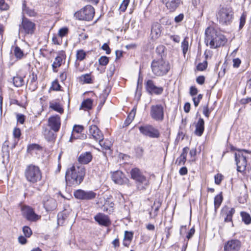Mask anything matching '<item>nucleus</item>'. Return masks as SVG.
Masks as SVG:
<instances>
[{"mask_svg":"<svg viewBox=\"0 0 251 251\" xmlns=\"http://www.w3.org/2000/svg\"><path fill=\"white\" fill-rule=\"evenodd\" d=\"M85 175V169L82 165H72L66 171L65 181L69 187H76L83 181Z\"/></svg>","mask_w":251,"mask_h":251,"instance_id":"1","label":"nucleus"},{"mask_svg":"<svg viewBox=\"0 0 251 251\" xmlns=\"http://www.w3.org/2000/svg\"><path fill=\"white\" fill-rule=\"evenodd\" d=\"M205 43L207 46L209 43L211 48L216 49L223 46L226 42L224 35L218 33L213 27H207L205 31Z\"/></svg>","mask_w":251,"mask_h":251,"instance_id":"2","label":"nucleus"},{"mask_svg":"<svg viewBox=\"0 0 251 251\" xmlns=\"http://www.w3.org/2000/svg\"><path fill=\"white\" fill-rule=\"evenodd\" d=\"M25 176L27 181L35 183L41 180L42 173L38 166L31 164L25 168Z\"/></svg>","mask_w":251,"mask_h":251,"instance_id":"3","label":"nucleus"},{"mask_svg":"<svg viewBox=\"0 0 251 251\" xmlns=\"http://www.w3.org/2000/svg\"><path fill=\"white\" fill-rule=\"evenodd\" d=\"M234 12L230 7H225L220 8L216 15L217 19L222 25H230L233 19Z\"/></svg>","mask_w":251,"mask_h":251,"instance_id":"4","label":"nucleus"},{"mask_svg":"<svg viewBox=\"0 0 251 251\" xmlns=\"http://www.w3.org/2000/svg\"><path fill=\"white\" fill-rule=\"evenodd\" d=\"M130 175L131 178L135 180L138 189H145L149 185V180L139 169H132L130 171Z\"/></svg>","mask_w":251,"mask_h":251,"instance_id":"5","label":"nucleus"},{"mask_svg":"<svg viewBox=\"0 0 251 251\" xmlns=\"http://www.w3.org/2000/svg\"><path fill=\"white\" fill-rule=\"evenodd\" d=\"M151 67L152 73L156 76L166 75L170 69L169 63L163 59L153 60Z\"/></svg>","mask_w":251,"mask_h":251,"instance_id":"6","label":"nucleus"},{"mask_svg":"<svg viewBox=\"0 0 251 251\" xmlns=\"http://www.w3.org/2000/svg\"><path fill=\"white\" fill-rule=\"evenodd\" d=\"M95 14V10L91 5H87L83 8L76 12L75 17L79 20L91 21Z\"/></svg>","mask_w":251,"mask_h":251,"instance_id":"7","label":"nucleus"},{"mask_svg":"<svg viewBox=\"0 0 251 251\" xmlns=\"http://www.w3.org/2000/svg\"><path fill=\"white\" fill-rule=\"evenodd\" d=\"M238 152L235 153V158L238 172H243L246 170L247 164V156L244 154L245 153H251V151L245 150H238Z\"/></svg>","mask_w":251,"mask_h":251,"instance_id":"8","label":"nucleus"},{"mask_svg":"<svg viewBox=\"0 0 251 251\" xmlns=\"http://www.w3.org/2000/svg\"><path fill=\"white\" fill-rule=\"evenodd\" d=\"M150 116L156 121L161 122L164 120V107L162 104L152 105L151 107Z\"/></svg>","mask_w":251,"mask_h":251,"instance_id":"9","label":"nucleus"},{"mask_svg":"<svg viewBox=\"0 0 251 251\" xmlns=\"http://www.w3.org/2000/svg\"><path fill=\"white\" fill-rule=\"evenodd\" d=\"M140 132L143 135L152 138H158L160 136L159 130L150 125H146L139 127Z\"/></svg>","mask_w":251,"mask_h":251,"instance_id":"10","label":"nucleus"},{"mask_svg":"<svg viewBox=\"0 0 251 251\" xmlns=\"http://www.w3.org/2000/svg\"><path fill=\"white\" fill-rule=\"evenodd\" d=\"M22 212L23 216L28 221L35 222L38 220L41 216L37 215L34 211L33 208L30 206L24 205L22 207Z\"/></svg>","mask_w":251,"mask_h":251,"instance_id":"11","label":"nucleus"},{"mask_svg":"<svg viewBox=\"0 0 251 251\" xmlns=\"http://www.w3.org/2000/svg\"><path fill=\"white\" fill-rule=\"evenodd\" d=\"M74 195L78 200H89L94 199L96 194L92 191H85L81 189H78L74 192Z\"/></svg>","mask_w":251,"mask_h":251,"instance_id":"12","label":"nucleus"},{"mask_svg":"<svg viewBox=\"0 0 251 251\" xmlns=\"http://www.w3.org/2000/svg\"><path fill=\"white\" fill-rule=\"evenodd\" d=\"M242 246L241 241L237 239H231L225 243L224 251H239Z\"/></svg>","mask_w":251,"mask_h":251,"instance_id":"13","label":"nucleus"},{"mask_svg":"<svg viewBox=\"0 0 251 251\" xmlns=\"http://www.w3.org/2000/svg\"><path fill=\"white\" fill-rule=\"evenodd\" d=\"M111 177L114 183L118 185H124L128 181V178L121 171H116L113 172Z\"/></svg>","mask_w":251,"mask_h":251,"instance_id":"14","label":"nucleus"},{"mask_svg":"<svg viewBox=\"0 0 251 251\" xmlns=\"http://www.w3.org/2000/svg\"><path fill=\"white\" fill-rule=\"evenodd\" d=\"M83 126L80 125H75L73 127L72 133L69 141L72 142L73 139H84L86 137V135L81 134L83 130Z\"/></svg>","mask_w":251,"mask_h":251,"instance_id":"15","label":"nucleus"},{"mask_svg":"<svg viewBox=\"0 0 251 251\" xmlns=\"http://www.w3.org/2000/svg\"><path fill=\"white\" fill-rule=\"evenodd\" d=\"M146 88L147 92L150 94L160 95L163 91V87L156 86L153 81L151 80H148L147 81Z\"/></svg>","mask_w":251,"mask_h":251,"instance_id":"16","label":"nucleus"},{"mask_svg":"<svg viewBox=\"0 0 251 251\" xmlns=\"http://www.w3.org/2000/svg\"><path fill=\"white\" fill-rule=\"evenodd\" d=\"M89 135L91 136V138L96 141L101 140L103 138L102 132L95 125H92L89 126Z\"/></svg>","mask_w":251,"mask_h":251,"instance_id":"17","label":"nucleus"},{"mask_svg":"<svg viewBox=\"0 0 251 251\" xmlns=\"http://www.w3.org/2000/svg\"><path fill=\"white\" fill-rule=\"evenodd\" d=\"M44 208L47 211H53L57 206L56 201L48 196H45L43 200Z\"/></svg>","mask_w":251,"mask_h":251,"instance_id":"18","label":"nucleus"},{"mask_svg":"<svg viewBox=\"0 0 251 251\" xmlns=\"http://www.w3.org/2000/svg\"><path fill=\"white\" fill-rule=\"evenodd\" d=\"M49 126L55 132L58 131L61 126V119L58 115L50 117L48 119Z\"/></svg>","mask_w":251,"mask_h":251,"instance_id":"19","label":"nucleus"},{"mask_svg":"<svg viewBox=\"0 0 251 251\" xmlns=\"http://www.w3.org/2000/svg\"><path fill=\"white\" fill-rule=\"evenodd\" d=\"M170 12H174L180 6L181 0H160Z\"/></svg>","mask_w":251,"mask_h":251,"instance_id":"20","label":"nucleus"},{"mask_svg":"<svg viewBox=\"0 0 251 251\" xmlns=\"http://www.w3.org/2000/svg\"><path fill=\"white\" fill-rule=\"evenodd\" d=\"M23 29L26 34H32L35 29V25L33 22L30 21L27 19H23L22 23Z\"/></svg>","mask_w":251,"mask_h":251,"instance_id":"21","label":"nucleus"},{"mask_svg":"<svg viewBox=\"0 0 251 251\" xmlns=\"http://www.w3.org/2000/svg\"><path fill=\"white\" fill-rule=\"evenodd\" d=\"M162 26L157 22L153 23L151 28V36L153 39L158 38L161 34Z\"/></svg>","mask_w":251,"mask_h":251,"instance_id":"22","label":"nucleus"},{"mask_svg":"<svg viewBox=\"0 0 251 251\" xmlns=\"http://www.w3.org/2000/svg\"><path fill=\"white\" fill-rule=\"evenodd\" d=\"M94 219L95 221L101 226H107L111 224L109 217L107 215L101 213H99L97 214L94 217Z\"/></svg>","mask_w":251,"mask_h":251,"instance_id":"23","label":"nucleus"},{"mask_svg":"<svg viewBox=\"0 0 251 251\" xmlns=\"http://www.w3.org/2000/svg\"><path fill=\"white\" fill-rule=\"evenodd\" d=\"M195 126V134L198 136H201L204 130V121L203 119L201 118H200Z\"/></svg>","mask_w":251,"mask_h":251,"instance_id":"24","label":"nucleus"},{"mask_svg":"<svg viewBox=\"0 0 251 251\" xmlns=\"http://www.w3.org/2000/svg\"><path fill=\"white\" fill-rule=\"evenodd\" d=\"M37 76L34 73L29 75L27 83L29 84V89L32 91L35 90L37 88Z\"/></svg>","mask_w":251,"mask_h":251,"instance_id":"25","label":"nucleus"},{"mask_svg":"<svg viewBox=\"0 0 251 251\" xmlns=\"http://www.w3.org/2000/svg\"><path fill=\"white\" fill-rule=\"evenodd\" d=\"M189 149L188 147H185L182 150V152L179 157H178L176 161V164L178 166L184 165L186 161V157Z\"/></svg>","mask_w":251,"mask_h":251,"instance_id":"26","label":"nucleus"},{"mask_svg":"<svg viewBox=\"0 0 251 251\" xmlns=\"http://www.w3.org/2000/svg\"><path fill=\"white\" fill-rule=\"evenodd\" d=\"M92 159V155L90 152L81 153L78 158V162L82 164H87Z\"/></svg>","mask_w":251,"mask_h":251,"instance_id":"27","label":"nucleus"},{"mask_svg":"<svg viewBox=\"0 0 251 251\" xmlns=\"http://www.w3.org/2000/svg\"><path fill=\"white\" fill-rule=\"evenodd\" d=\"M161 205V202L159 201H155L152 206V210L150 212V217L151 219H154L158 215V210Z\"/></svg>","mask_w":251,"mask_h":251,"instance_id":"28","label":"nucleus"},{"mask_svg":"<svg viewBox=\"0 0 251 251\" xmlns=\"http://www.w3.org/2000/svg\"><path fill=\"white\" fill-rule=\"evenodd\" d=\"M63 59H65V57L64 54L63 53L59 54L58 55L55 57L52 64L53 70L54 72H56V69L61 65Z\"/></svg>","mask_w":251,"mask_h":251,"instance_id":"29","label":"nucleus"},{"mask_svg":"<svg viewBox=\"0 0 251 251\" xmlns=\"http://www.w3.org/2000/svg\"><path fill=\"white\" fill-rule=\"evenodd\" d=\"M92 104L93 100L90 99H87L82 102L80 109L84 110H90L92 108Z\"/></svg>","mask_w":251,"mask_h":251,"instance_id":"30","label":"nucleus"},{"mask_svg":"<svg viewBox=\"0 0 251 251\" xmlns=\"http://www.w3.org/2000/svg\"><path fill=\"white\" fill-rule=\"evenodd\" d=\"M136 114V109L133 108L128 114L127 117L124 122L125 126H128L134 119Z\"/></svg>","mask_w":251,"mask_h":251,"instance_id":"31","label":"nucleus"},{"mask_svg":"<svg viewBox=\"0 0 251 251\" xmlns=\"http://www.w3.org/2000/svg\"><path fill=\"white\" fill-rule=\"evenodd\" d=\"M13 82L14 86L17 87H21L25 83V81L23 77L19 76H14L13 78Z\"/></svg>","mask_w":251,"mask_h":251,"instance_id":"32","label":"nucleus"},{"mask_svg":"<svg viewBox=\"0 0 251 251\" xmlns=\"http://www.w3.org/2000/svg\"><path fill=\"white\" fill-rule=\"evenodd\" d=\"M50 108L53 109L60 113L63 112V109L61 107L59 103L55 102H50L49 105Z\"/></svg>","mask_w":251,"mask_h":251,"instance_id":"33","label":"nucleus"},{"mask_svg":"<svg viewBox=\"0 0 251 251\" xmlns=\"http://www.w3.org/2000/svg\"><path fill=\"white\" fill-rule=\"evenodd\" d=\"M223 196L222 193L217 195L214 198V207L215 210L216 211L217 209L220 207L221 204V203L223 201Z\"/></svg>","mask_w":251,"mask_h":251,"instance_id":"34","label":"nucleus"},{"mask_svg":"<svg viewBox=\"0 0 251 251\" xmlns=\"http://www.w3.org/2000/svg\"><path fill=\"white\" fill-rule=\"evenodd\" d=\"M98 141L99 142V144L100 145V146L105 150H110V148L112 146V143L109 140H103V139H101V140H99Z\"/></svg>","mask_w":251,"mask_h":251,"instance_id":"35","label":"nucleus"},{"mask_svg":"<svg viewBox=\"0 0 251 251\" xmlns=\"http://www.w3.org/2000/svg\"><path fill=\"white\" fill-rule=\"evenodd\" d=\"M142 80V77H141L139 75L137 83L136 90L135 93L136 96H138L139 97H140L141 95Z\"/></svg>","mask_w":251,"mask_h":251,"instance_id":"36","label":"nucleus"},{"mask_svg":"<svg viewBox=\"0 0 251 251\" xmlns=\"http://www.w3.org/2000/svg\"><path fill=\"white\" fill-rule=\"evenodd\" d=\"M241 216L242 217V221L247 225L251 223V217L249 214L246 212H241Z\"/></svg>","mask_w":251,"mask_h":251,"instance_id":"37","label":"nucleus"},{"mask_svg":"<svg viewBox=\"0 0 251 251\" xmlns=\"http://www.w3.org/2000/svg\"><path fill=\"white\" fill-rule=\"evenodd\" d=\"M189 48V42L188 38L187 37L185 38L184 40L181 43V48L183 54L185 55L188 51Z\"/></svg>","mask_w":251,"mask_h":251,"instance_id":"38","label":"nucleus"},{"mask_svg":"<svg viewBox=\"0 0 251 251\" xmlns=\"http://www.w3.org/2000/svg\"><path fill=\"white\" fill-rule=\"evenodd\" d=\"M14 54L15 57L19 59L23 58L24 56V52L18 46H16L14 50Z\"/></svg>","mask_w":251,"mask_h":251,"instance_id":"39","label":"nucleus"},{"mask_svg":"<svg viewBox=\"0 0 251 251\" xmlns=\"http://www.w3.org/2000/svg\"><path fill=\"white\" fill-rule=\"evenodd\" d=\"M222 212L223 213L226 212V214L227 216H230L231 218H232V216L234 214L235 210L233 208H230L227 206H225L223 208Z\"/></svg>","mask_w":251,"mask_h":251,"instance_id":"40","label":"nucleus"},{"mask_svg":"<svg viewBox=\"0 0 251 251\" xmlns=\"http://www.w3.org/2000/svg\"><path fill=\"white\" fill-rule=\"evenodd\" d=\"M86 55V52L83 50H78L76 54V58L79 61H82L85 58Z\"/></svg>","mask_w":251,"mask_h":251,"instance_id":"41","label":"nucleus"},{"mask_svg":"<svg viewBox=\"0 0 251 251\" xmlns=\"http://www.w3.org/2000/svg\"><path fill=\"white\" fill-rule=\"evenodd\" d=\"M247 17V14L245 12H244L241 15L240 18V24L239 28L241 29L243 28L246 23V19Z\"/></svg>","mask_w":251,"mask_h":251,"instance_id":"42","label":"nucleus"},{"mask_svg":"<svg viewBox=\"0 0 251 251\" xmlns=\"http://www.w3.org/2000/svg\"><path fill=\"white\" fill-rule=\"evenodd\" d=\"M23 12L30 17H34L36 15V12L33 10L30 9L25 6L23 8Z\"/></svg>","mask_w":251,"mask_h":251,"instance_id":"43","label":"nucleus"},{"mask_svg":"<svg viewBox=\"0 0 251 251\" xmlns=\"http://www.w3.org/2000/svg\"><path fill=\"white\" fill-rule=\"evenodd\" d=\"M99 64L102 66H106L109 62V58L105 56H101L99 59Z\"/></svg>","mask_w":251,"mask_h":251,"instance_id":"44","label":"nucleus"},{"mask_svg":"<svg viewBox=\"0 0 251 251\" xmlns=\"http://www.w3.org/2000/svg\"><path fill=\"white\" fill-rule=\"evenodd\" d=\"M81 80L86 83H92V79L90 74H87L82 75L81 76Z\"/></svg>","mask_w":251,"mask_h":251,"instance_id":"45","label":"nucleus"},{"mask_svg":"<svg viewBox=\"0 0 251 251\" xmlns=\"http://www.w3.org/2000/svg\"><path fill=\"white\" fill-rule=\"evenodd\" d=\"M129 3V0H124L120 5L119 10L121 12H125Z\"/></svg>","mask_w":251,"mask_h":251,"instance_id":"46","label":"nucleus"},{"mask_svg":"<svg viewBox=\"0 0 251 251\" xmlns=\"http://www.w3.org/2000/svg\"><path fill=\"white\" fill-rule=\"evenodd\" d=\"M23 231L26 237H29L32 233L31 229L27 226L23 227Z\"/></svg>","mask_w":251,"mask_h":251,"instance_id":"47","label":"nucleus"},{"mask_svg":"<svg viewBox=\"0 0 251 251\" xmlns=\"http://www.w3.org/2000/svg\"><path fill=\"white\" fill-rule=\"evenodd\" d=\"M207 67V62L206 61H204L202 63H200L197 66V69L200 71H203Z\"/></svg>","mask_w":251,"mask_h":251,"instance_id":"48","label":"nucleus"},{"mask_svg":"<svg viewBox=\"0 0 251 251\" xmlns=\"http://www.w3.org/2000/svg\"><path fill=\"white\" fill-rule=\"evenodd\" d=\"M133 237V234L132 232L126 231L125 232L124 238L125 240L132 241Z\"/></svg>","mask_w":251,"mask_h":251,"instance_id":"49","label":"nucleus"},{"mask_svg":"<svg viewBox=\"0 0 251 251\" xmlns=\"http://www.w3.org/2000/svg\"><path fill=\"white\" fill-rule=\"evenodd\" d=\"M68 33V28L67 27H63L59 29L58 31V35L60 37H62L66 36Z\"/></svg>","mask_w":251,"mask_h":251,"instance_id":"50","label":"nucleus"},{"mask_svg":"<svg viewBox=\"0 0 251 251\" xmlns=\"http://www.w3.org/2000/svg\"><path fill=\"white\" fill-rule=\"evenodd\" d=\"M9 8V5L5 2L4 0H0V10H7Z\"/></svg>","mask_w":251,"mask_h":251,"instance_id":"51","label":"nucleus"},{"mask_svg":"<svg viewBox=\"0 0 251 251\" xmlns=\"http://www.w3.org/2000/svg\"><path fill=\"white\" fill-rule=\"evenodd\" d=\"M202 94H199L197 98L195 97V98H193V100L194 104V105L195 106V107H197L198 106L199 102H200V100L202 99Z\"/></svg>","mask_w":251,"mask_h":251,"instance_id":"52","label":"nucleus"},{"mask_svg":"<svg viewBox=\"0 0 251 251\" xmlns=\"http://www.w3.org/2000/svg\"><path fill=\"white\" fill-rule=\"evenodd\" d=\"M215 183L219 185L223 178V176L221 174H217L215 176Z\"/></svg>","mask_w":251,"mask_h":251,"instance_id":"53","label":"nucleus"},{"mask_svg":"<svg viewBox=\"0 0 251 251\" xmlns=\"http://www.w3.org/2000/svg\"><path fill=\"white\" fill-rule=\"evenodd\" d=\"M212 110L210 109L208 106H205L203 107V114L204 115V116L207 118L209 117L210 113H211Z\"/></svg>","mask_w":251,"mask_h":251,"instance_id":"54","label":"nucleus"},{"mask_svg":"<svg viewBox=\"0 0 251 251\" xmlns=\"http://www.w3.org/2000/svg\"><path fill=\"white\" fill-rule=\"evenodd\" d=\"M13 134L15 138L19 139L21 135L20 129L19 128H15L13 130Z\"/></svg>","mask_w":251,"mask_h":251,"instance_id":"55","label":"nucleus"},{"mask_svg":"<svg viewBox=\"0 0 251 251\" xmlns=\"http://www.w3.org/2000/svg\"><path fill=\"white\" fill-rule=\"evenodd\" d=\"M115 71V66L114 64H111L109 66L108 71V75L110 76H112Z\"/></svg>","mask_w":251,"mask_h":251,"instance_id":"56","label":"nucleus"},{"mask_svg":"<svg viewBox=\"0 0 251 251\" xmlns=\"http://www.w3.org/2000/svg\"><path fill=\"white\" fill-rule=\"evenodd\" d=\"M39 146L37 144H33L30 145L27 147V151L30 152L34 150H39Z\"/></svg>","mask_w":251,"mask_h":251,"instance_id":"57","label":"nucleus"},{"mask_svg":"<svg viewBox=\"0 0 251 251\" xmlns=\"http://www.w3.org/2000/svg\"><path fill=\"white\" fill-rule=\"evenodd\" d=\"M233 67L237 68L240 66L241 61L239 58H236L233 59Z\"/></svg>","mask_w":251,"mask_h":251,"instance_id":"58","label":"nucleus"},{"mask_svg":"<svg viewBox=\"0 0 251 251\" xmlns=\"http://www.w3.org/2000/svg\"><path fill=\"white\" fill-rule=\"evenodd\" d=\"M17 119L18 123L23 124L25 122V116L23 114H17Z\"/></svg>","mask_w":251,"mask_h":251,"instance_id":"59","label":"nucleus"},{"mask_svg":"<svg viewBox=\"0 0 251 251\" xmlns=\"http://www.w3.org/2000/svg\"><path fill=\"white\" fill-rule=\"evenodd\" d=\"M165 47L164 46L160 45L157 47L156 51V52L159 54H162L164 52Z\"/></svg>","mask_w":251,"mask_h":251,"instance_id":"60","label":"nucleus"},{"mask_svg":"<svg viewBox=\"0 0 251 251\" xmlns=\"http://www.w3.org/2000/svg\"><path fill=\"white\" fill-rule=\"evenodd\" d=\"M184 18V15L182 13L179 14L175 18V21L176 23L181 22Z\"/></svg>","mask_w":251,"mask_h":251,"instance_id":"61","label":"nucleus"},{"mask_svg":"<svg viewBox=\"0 0 251 251\" xmlns=\"http://www.w3.org/2000/svg\"><path fill=\"white\" fill-rule=\"evenodd\" d=\"M52 88L53 90L58 91L60 90V86L57 81H54L52 83Z\"/></svg>","mask_w":251,"mask_h":251,"instance_id":"62","label":"nucleus"},{"mask_svg":"<svg viewBox=\"0 0 251 251\" xmlns=\"http://www.w3.org/2000/svg\"><path fill=\"white\" fill-rule=\"evenodd\" d=\"M198 93V89L195 86H191L190 88V94L192 96L196 95Z\"/></svg>","mask_w":251,"mask_h":251,"instance_id":"63","label":"nucleus"},{"mask_svg":"<svg viewBox=\"0 0 251 251\" xmlns=\"http://www.w3.org/2000/svg\"><path fill=\"white\" fill-rule=\"evenodd\" d=\"M205 81V77L204 76H199L196 79V82L201 85H202L204 83Z\"/></svg>","mask_w":251,"mask_h":251,"instance_id":"64","label":"nucleus"}]
</instances>
